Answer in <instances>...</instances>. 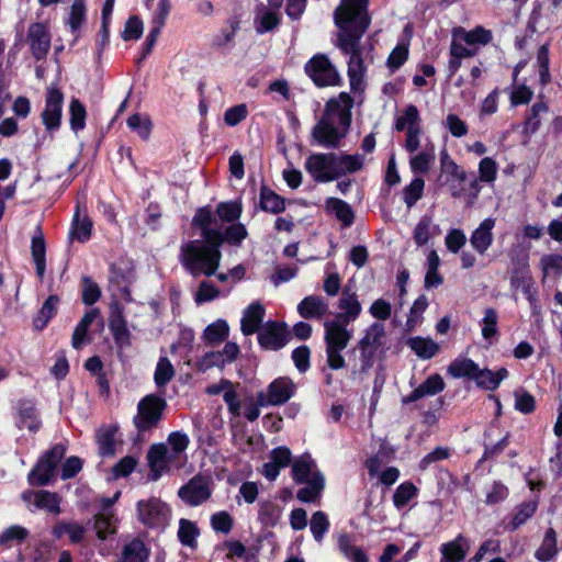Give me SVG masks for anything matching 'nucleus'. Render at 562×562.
Instances as JSON below:
<instances>
[{
	"label": "nucleus",
	"instance_id": "obj_49",
	"mask_svg": "<svg viewBox=\"0 0 562 562\" xmlns=\"http://www.w3.org/2000/svg\"><path fill=\"white\" fill-rule=\"evenodd\" d=\"M58 304L59 297L57 295H49L47 297L34 319V325L37 329H43L47 325L49 319L56 314Z\"/></svg>",
	"mask_w": 562,
	"mask_h": 562
},
{
	"label": "nucleus",
	"instance_id": "obj_48",
	"mask_svg": "<svg viewBox=\"0 0 562 562\" xmlns=\"http://www.w3.org/2000/svg\"><path fill=\"white\" fill-rule=\"evenodd\" d=\"M29 535L30 532L25 527L12 525L0 533V547L9 548L13 543H21L29 537Z\"/></svg>",
	"mask_w": 562,
	"mask_h": 562
},
{
	"label": "nucleus",
	"instance_id": "obj_45",
	"mask_svg": "<svg viewBox=\"0 0 562 562\" xmlns=\"http://www.w3.org/2000/svg\"><path fill=\"white\" fill-rule=\"evenodd\" d=\"M260 207L266 212L278 214L285 209V203L280 195L263 187L260 191Z\"/></svg>",
	"mask_w": 562,
	"mask_h": 562
},
{
	"label": "nucleus",
	"instance_id": "obj_25",
	"mask_svg": "<svg viewBox=\"0 0 562 562\" xmlns=\"http://www.w3.org/2000/svg\"><path fill=\"white\" fill-rule=\"evenodd\" d=\"M265 307L258 303H251L244 312L240 321V329L244 335L249 336L257 333L263 321Z\"/></svg>",
	"mask_w": 562,
	"mask_h": 562
},
{
	"label": "nucleus",
	"instance_id": "obj_42",
	"mask_svg": "<svg viewBox=\"0 0 562 562\" xmlns=\"http://www.w3.org/2000/svg\"><path fill=\"white\" fill-rule=\"evenodd\" d=\"M408 346L423 359H430L439 351V345L430 338L413 337L408 340Z\"/></svg>",
	"mask_w": 562,
	"mask_h": 562
},
{
	"label": "nucleus",
	"instance_id": "obj_7",
	"mask_svg": "<svg viewBox=\"0 0 562 562\" xmlns=\"http://www.w3.org/2000/svg\"><path fill=\"white\" fill-rule=\"evenodd\" d=\"M385 329L381 323H373L364 330L363 337L357 344L360 351L361 371H367L372 367L375 352L383 345Z\"/></svg>",
	"mask_w": 562,
	"mask_h": 562
},
{
	"label": "nucleus",
	"instance_id": "obj_5",
	"mask_svg": "<svg viewBox=\"0 0 562 562\" xmlns=\"http://www.w3.org/2000/svg\"><path fill=\"white\" fill-rule=\"evenodd\" d=\"M353 337V329L340 321L328 319L324 323V342L327 366L331 370H340L346 367L342 351L348 347Z\"/></svg>",
	"mask_w": 562,
	"mask_h": 562
},
{
	"label": "nucleus",
	"instance_id": "obj_46",
	"mask_svg": "<svg viewBox=\"0 0 562 562\" xmlns=\"http://www.w3.org/2000/svg\"><path fill=\"white\" fill-rule=\"evenodd\" d=\"M339 551L351 562H368V557L358 547L352 544L350 537L342 533L338 538Z\"/></svg>",
	"mask_w": 562,
	"mask_h": 562
},
{
	"label": "nucleus",
	"instance_id": "obj_8",
	"mask_svg": "<svg viewBox=\"0 0 562 562\" xmlns=\"http://www.w3.org/2000/svg\"><path fill=\"white\" fill-rule=\"evenodd\" d=\"M336 154L317 153L306 158L305 169L316 182H330L337 179Z\"/></svg>",
	"mask_w": 562,
	"mask_h": 562
},
{
	"label": "nucleus",
	"instance_id": "obj_61",
	"mask_svg": "<svg viewBox=\"0 0 562 562\" xmlns=\"http://www.w3.org/2000/svg\"><path fill=\"white\" fill-rule=\"evenodd\" d=\"M114 427H106L99 430L97 440L102 456H110L114 452Z\"/></svg>",
	"mask_w": 562,
	"mask_h": 562
},
{
	"label": "nucleus",
	"instance_id": "obj_52",
	"mask_svg": "<svg viewBox=\"0 0 562 562\" xmlns=\"http://www.w3.org/2000/svg\"><path fill=\"white\" fill-rule=\"evenodd\" d=\"M127 126L138 136L145 140H147L150 136L153 123L147 115H142L138 113L132 114L127 121Z\"/></svg>",
	"mask_w": 562,
	"mask_h": 562
},
{
	"label": "nucleus",
	"instance_id": "obj_55",
	"mask_svg": "<svg viewBox=\"0 0 562 562\" xmlns=\"http://www.w3.org/2000/svg\"><path fill=\"white\" fill-rule=\"evenodd\" d=\"M425 181L417 177L403 189V200L407 207H412L416 204L423 195Z\"/></svg>",
	"mask_w": 562,
	"mask_h": 562
},
{
	"label": "nucleus",
	"instance_id": "obj_29",
	"mask_svg": "<svg viewBox=\"0 0 562 562\" xmlns=\"http://www.w3.org/2000/svg\"><path fill=\"white\" fill-rule=\"evenodd\" d=\"M109 327L116 341L128 339L130 331L123 315V307L117 302V300H114L110 304Z\"/></svg>",
	"mask_w": 562,
	"mask_h": 562
},
{
	"label": "nucleus",
	"instance_id": "obj_57",
	"mask_svg": "<svg viewBox=\"0 0 562 562\" xmlns=\"http://www.w3.org/2000/svg\"><path fill=\"white\" fill-rule=\"evenodd\" d=\"M310 528L315 541L322 542L325 533L329 529V520L327 515L321 510L315 512L312 515Z\"/></svg>",
	"mask_w": 562,
	"mask_h": 562
},
{
	"label": "nucleus",
	"instance_id": "obj_63",
	"mask_svg": "<svg viewBox=\"0 0 562 562\" xmlns=\"http://www.w3.org/2000/svg\"><path fill=\"white\" fill-rule=\"evenodd\" d=\"M143 31V21L138 16L133 15L125 22L122 37L124 41L138 40L142 36Z\"/></svg>",
	"mask_w": 562,
	"mask_h": 562
},
{
	"label": "nucleus",
	"instance_id": "obj_26",
	"mask_svg": "<svg viewBox=\"0 0 562 562\" xmlns=\"http://www.w3.org/2000/svg\"><path fill=\"white\" fill-rule=\"evenodd\" d=\"M443 389V379L439 374H432L428 376L418 387H416L407 397L403 398V403H412L425 396L436 395Z\"/></svg>",
	"mask_w": 562,
	"mask_h": 562
},
{
	"label": "nucleus",
	"instance_id": "obj_21",
	"mask_svg": "<svg viewBox=\"0 0 562 562\" xmlns=\"http://www.w3.org/2000/svg\"><path fill=\"white\" fill-rule=\"evenodd\" d=\"M260 346L269 350H279L286 344V331L282 324L277 322L267 323L258 334Z\"/></svg>",
	"mask_w": 562,
	"mask_h": 562
},
{
	"label": "nucleus",
	"instance_id": "obj_18",
	"mask_svg": "<svg viewBox=\"0 0 562 562\" xmlns=\"http://www.w3.org/2000/svg\"><path fill=\"white\" fill-rule=\"evenodd\" d=\"M50 33L44 23H32L27 31V43L32 54L37 58H43L50 48Z\"/></svg>",
	"mask_w": 562,
	"mask_h": 562
},
{
	"label": "nucleus",
	"instance_id": "obj_13",
	"mask_svg": "<svg viewBox=\"0 0 562 562\" xmlns=\"http://www.w3.org/2000/svg\"><path fill=\"white\" fill-rule=\"evenodd\" d=\"M145 5L150 12V31L147 36V42L151 46L166 25L172 4L171 0H149L145 1Z\"/></svg>",
	"mask_w": 562,
	"mask_h": 562
},
{
	"label": "nucleus",
	"instance_id": "obj_34",
	"mask_svg": "<svg viewBox=\"0 0 562 562\" xmlns=\"http://www.w3.org/2000/svg\"><path fill=\"white\" fill-rule=\"evenodd\" d=\"M31 254L36 267V274L42 279L46 269V245L43 233L38 227L36 234L32 237Z\"/></svg>",
	"mask_w": 562,
	"mask_h": 562
},
{
	"label": "nucleus",
	"instance_id": "obj_39",
	"mask_svg": "<svg viewBox=\"0 0 562 562\" xmlns=\"http://www.w3.org/2000/svg\"><path fill=\"white\" fill-rule=\"evenodd\" d=\"M479 366L471 359L458 358L448 367V373L456 378H468L474 380L479 371Z\"/></svg>",
	"mask_w": 562,
	"mask_h": 562
},
{
	"label": "nucleus",
	"instance_id": "obj_54",
	"mask_svg": "<svg viewBox=\"0 0 562 562\" xmlns=\"http://www.w3.org/2000/svg\"><path fill=\"white\" fill-rule=\"evenodd\" d=\"M537 507H538V504L535 501H530V502L520 504L517 507L512 521L509 522L510 529L516 530L517 528L522 526L529 518H531L533 516V514L537 510Z\"/></svg>",
	"mask_w": 562,
	"mask_h": 562
},
{
	"label": "nucleus",
	"instance_id": "obj_4",
	"mask_svg": "<svg viewBox=\"0 0 562 562\" xmlns=\"http://www.w3.org/2000/svg\"><path fill=\"white\" fill-rule=\"evenodd\" d=\"M451 35L450 66L452 68H459L461 59L474 56L481 47L488 44L493 38L492 32L481 25L469 31L458 26L452 30Z\"/></svg>",
	"mask_w": 562,
	"mask_h": 562
},
{
	"label": "nucleus",
	"instance_id": "obj_12",
	"mask_svg": "<svg viewBox=\"0 0 562 562\" xmlns=\"http://www.w3.org/2000/svg\"><path fill=\"white\" fill-rule=\"evenodd\" d=\"M137 515L142 524L157 527L167 521L169 509L160 499L149 498L137 503Z\"/></svg>",
	"mask_w": 562,
	"mask_h": 562
},
{
	"label": "nucleus",
	"instance_id": "obj_40",
	"mask_svg": "<svg viewBox=\"0 0 562 562\" xmlns=\"http://www.w3.org/2000/svg\"><path fill=\"white\" fill-rule=\"evenodd\" d=\"M32 495L34 496V505L36 508L44 509L54 515L60 513V496L57 493L41 490Z\"/></svg>",
	"mask_w": 562,
	"mask_h": 562
},
{
	"label": "nucleus",
	"instance_id": "obj_43",
	"mask_svg": "<svg viewBox=\"0 0 562 562\" xmlns=\"http://www.w3.org/2000/svg\"><path fill=\"white\" fill-rule=\"evenodd\" d=\"M55 470L44 459H41L35 468L29 474V482L31 485L43 486L49 483L55 475Z\"/></svg>",
	"mask_w": 562,
	"mask_h": 562
},
{
	"label": "nucleus",
	"instance_id": "obj_27",
	"mask_svg": "<svg viewBox=\"0 0 562 562\" xmlns=\"http://www.w3.org/2000/svg\"><path fill=\"white\" fill-rule=\"evenodd\" d=\"M149 554L145 542L134 538L123 544L119 562H147Z\"/></svg>",
	"mask_w": 562,
	"mask_h": 562
},
{
	"label": "nucleus",
	"instance_id": "obj_22",
	"mask_svg": "<svg viewBox=\"0 0 562 562\" xmlns=\"http://www.w3.org/2000/svg\"><path fill=\"white\" fill-rule=\"evenodd\" d=\"M470 541L462 533L440 546V562H461L470 550Z\"/></svg>",
	"mask_w": 562,
	"mask_h": 562
},
{
	"label": "nucleus",
	"instance_id": "obj_24",
	"mask_svg": "<svg viewBox=\"0 0 562 562\" xmlns=\"http://www.w3.org/2000/svg\"><path fill=\"white\" fill-rule=\"evenodd\" d=\"M52 533L56 539L67 536L70 543L77 544L83 541L87 528L77 521L59 520L54 525Z\"/></svg>",
	"mask_w": 562,
	"mask_h": 562
},
{
	"label": "nucleus",
	"instance_id": "obj_60",
	"mask_svg": "<svg viewBox=\"0 0 562 562\" xmlns=\"http://www.w3.org/2000/svg\"><path fill=\"white\" fill-rule=\"evenodd\" d=\"M440 165L443 172L451 175L460 182H464L468 179V175L462 170L450 157L446 149L440 153Z\"/></svg>",
	"mask_w": 562,
	"mask_h": 562
},
{
	"label": "nucleus",
	"instance_id": "obj_9",
	"mask_svg": "<svg viewBox=\"0 0 562 562\" xmlns=\"http://www.w3.org/2000/svg\"><path fill=\"white\" fill-rule=\"evenodd\" d=\"M294 382L286 376L273 380L267 387V392L258 393V403L262 406L281 405L286 403L295 393Z\"/></svg>",
	"mask_w": 562,
	"mask_h": 562
},
{
	"label": "nucleus",
	"instance_id": "obj_41",
	"mask_svg": "<svg viewBox=\"0 0 562 562\" xmlns=\"http://www.w3.org/2000/svg\"><path fill=\"white\" fill-rule=\"evenodd\" d=\"M436 159L435 147L431 145L424 151L416 154L409 159V167L414 173H427Z\"/></svg>",
	"mask_w": 562,
	"mask_h": 562
},
{
	"label": "nucleus",
	"instance_id": "obj_36",
	"mask_svg": "<svg viewBox=\"0 0 562 562\" xmlns=\"http://www.w3.org/2000/svg\"><path fill=\"white\" fill-rule=\"evenodd\" d=\"M364 157L359 154L355 155H336V172L337 178L346 173H353L363 168Z\"/></svg>",
	"mask_w": 562,
	"mask_h": 562
},
{
	"label": "nucleus",
	"instance_id": "obj_3",
	"mask_svg": "<svg viewBox=\"0 0 562 562\" xmlns=\"http://www.w3.org/2000/svg\"><path fill=\"white\" fill-rule=\"evenodd\" d=\"M292 479L296 484H304L296 493L302 503L317 501L325 487V477L317 469L315 460L310 454H302L292 462Z\"/></svg>",
	"mask_w": 562,
	"mask_h": 562
},
{
	"label": "nucleus",
	"instance_id": "obj_17",
	"mask_svg": "<svg viewBox=\"0 0 562 562\" xmlns=\"http://www.w3.org/2000/svg\"><path fill=\"white\" fill-rule=\"evenodd\" d=\"M346 133L347 131L336 125L334 120H329L325 115L313 128L314 139L324 147H336Z\"/></svg>",
	"mask_w": 562,
	"mask_h": 562
},
{
	"label": "nucleus",
	"instance_id": "obj_6",
	"mask_svg": "<svg viewBox=\"0 0 562 562\" xmlns=\"http://www.w3.org/2000/svg\"><path fill=\"white\" fill-rule=\"evenodd\" d=\"M166 408V400L157 394H147L140 398L136 415L133 417L137 432L145 434L157 428Z\"/></svg>",
	"mask_w": 562,
	"mask_h": 562
},
{
	"label": "nucleus",
	"instance_id": "obj_58",
	"mask_svg": "<svg viewBox=\"0 0 562 562\" xmlns=\"http://www.w3.org/2000/svg\"><path fill=\"white\" fill-rule=\"evenodd\" d=\"M417 495V487L411 482H404L397 486L393 495L394 506L404 507Z\"/></svg>",
	"mask_w": 562,
	"mask_h": 562
},
{
	"label": "nucleus",
	"instance_id": "obj_1",
	"mask_svg": "<svg viewBox=\"0 0 562 562\" xmlns=\"http://www.w3.org/2000/svg\"><path fill=\"white\" fill-rule=\"evenodd\" d=\"M368 0H341L334 20L339 29L338 47L349 57L348 70H364L370 65L362 59L359 41L370 25Z\"/></svg>",
	"mask_w": 562,
	"mask_h": 562
},
{
	"label": "nucleus",
	"instance_id": "obj_51",
	"mask_svg": "<svg viewBox=\"0 0 562 562\" xmlns=\"http://www.w3.org/2000/svg\"><path fill=\"white\" fill-rule=\"evenodd\" d=\"M281 508L271 501H265L259 504L258 518L263 525L274 526L281 518Z\"/></svg>",
	"mask_w": 562,
	"mask_h": 562
},
{
	"label": "nucleus",
	"instance_id": "obj_47",
	"mask_svg": "<svg viewBox=\"0 0 562 562\" xmlns=\"http://www.w3.org/2000/svg\"><path fill=\"white\" fill-rule=\"evenodd\" d=\"M91 229H92V222L86 215L80 217L79 206H77V211L75 214V218H74L72 227H71V232H70L71 237L76 238L77 240H79L81 243H85L90 238Z\"/></svg>",
	"mask_w": 562,
	"mask_h": 562
},
{
	"label": "nucleus",
	"instance_id": "obj_14",
	"mask_svg": "<svg viewBox=\"0 0 562 562\" xmlns=\"http://www.w3.org/2000/svg\"><path fill=\"white\" fill-rule=\"evenodd\" d=\"M64 95L55 87H49L46 93L45 108L42 120L46 130L52 131L60 126Z\"/></svg>",
	"mask_w": 562,
	"mask_h": 562
},
{
	"label": "nucleus",
	"instance_id": "obj_53",
	"mask_svg": "<svg viewBox=\"0 0 562 562\" xmlns=\"http://www.w3.org/2000/svg\"><path fill=\"white\" fill-rule=\"evenodd\" d=\"M256 30L258 33H266L271 31L279 23L278 11L267 8L261 9L255 19Z\"/></svg>",
	"mask_w": 562,
	"mask_h": 562
},
{
	"label": "nucleus",
	"instance_id": "obj_33",
	"mask_svg": "<svg viewBox=\"0 0 562 562\" xmlns=\"http://www.w3.org/2000/svg\"><path fill=\"white\" fill-rule=\"evenodd\" d=\"M119 519L113 512H100L94 516L93 528L100 540H105L116 532Z\"/></svg>",
	"mask_w": 562,
	"mask_h": 562
},
{
	"label": "nucleus",
	"instance_id": "obj_23",
	"mask_svg": "<svg viewBox=\"0 0 562 562\" xmlns=\"http://www.w3.org/2000/svg\"><path fill=\"white\" fill-rule=\"evenodd\" d=\"M167 445L157 443L153 445L147 453V460L149 465L148 477L151 481H157L164 473L169 470L166 462Z\"/></svg>",
	"mask_w": 562,
	"mask_h": 562
},
{
	"label": "nucleus",
	"instance_id": "obj_50",
	"mask_svg": "<svg viewBox=\"0 0 562 562\" xmlns=\"http://www.w3.org/2000/svg\"><path fill=\"white\" fill-rule=\"evenodd\" d=\"M69 124L75 133L82 131L86 126L87 111L85 105L78 100L72 99L69 104Z\"/></svg>",
	"mask_w": 562,
	"mask_h": 562
},
{
	"label": "nucleus",
	"instance_id": "obj_20",
	"mask_svg": "<svg viewBox=\"0 0 562 562\" xmlns=\"http://www.w3.org/2000/svg\"><path fill=\"white\" fill-rule=\"evenodd\" d=\"M496 220L487 217L483 220L480 225L472 232L470 236L471 247L481 256L485 255L488 248L493 245Z\"/></svg>",
	"mask_w": 562,
	"mask_h": 562
},
{
	"label": "nucleus",
	"instance_id": "obj_44",
	"mask_svg": "<svg viewBox=\"0 0 562 562\" xmlns=\"http://www.w3.org/2000/svg\"><path fill=\"white\" fill-rule=\"evenodd\" d=\"M176 370L167 357H160L155 369L154 381L158 389L165 387L175 376Z\"/></svg>",
	"mask_w": 562,
	"mask_h": 562
},
{
	"label": "nucleus",
	"instance_id": "obj_2",
	"mask_svg": "<svg viewBox=\"0 0 562 562\" xmlns=\"http://www.w3.org/2000/svg\"><path fill=\"white\" fill-rule=\"evenodd\" d=\"M201 234L206 244L201 240H190L183 243L180 247V262L183 268L193 277L204 274L206 277L216 273L222 252L220 246L224 241V235L221 231L205 227Z\"/></svg>",
	"mask_w": 562,
	"mask_h": 562
},
{
	"label": "nucleus",
	"instance_id": "obj_16",
	"mask_svg": "<svg viewBox=\"0 0 562 562\" xmlns=\"http://www.w3.org/2000/svg\"><path fill=\"white\" fill-rule=\"evenodd\" d=\"M88 22V8L86 0H72L67 13L64 18V25L74 36L75 41H78Z\"/></svg>",
	"mask_w": 562,
	"mask_h": 562
},
{
	"label": "nucleus",
	"instance_id": "obj_11",
	"mask_svg": "<svg viewBox=\"0 0 562 562\" xmlns=\"http://www.w3.org/2000/svg\"><path fill=\"white\" fill-rule=\"evenodd\" d=\"M353 100L347 92H341L337 98L327 101L324 115L334 120L336 125L348 131L351 123V109Z\"/></svg>",
	"mask_w": 562,
	"mask_h": 562
},
{
	"label": "nucleus",
	"instance_id": "obj_62",
	"mask_svg": "<svg viewBox=\"0 0 562 562\" xmlns=\"http://www.w3.org/2000/svg\"><path fill=\"white\" fill-rule=\"evenodd\" d=\"M515 408L524 414H530L536 408L535 397L522 389L514 392Z\"/></svg>",
	"mask_w": 562,
	"mask_h": 562
},
{
	"label": "nucleus",
	"instance_id": "obj_56",
	"mask_svg": "<svg viewBox=\"0 0 562 562\" xmlns=\"http://www.w3.org/2000/svg\"><path fill=\"white\" fill-rule=\"evenodd\" d=\"M198 535L199 529L194 522L187 519L180 520L178 538L183 546L193 548L196 544Z\"/></svg>",
	"mask_w": 562,
	"mask_h": 562
},
{
	"label": "nucleus",
	"instance_id": "obj_28",
	"mask_svg": "<svg viewBox=\"0 0 562 562\" xmlns=\"http://www.w3.org/2000/svg\"><path fill=\"white\" fill-rule=\"evenodd\" d=\"M132 274L123 272L119 267H111V290L113 296L121 297L127 302L132 301L130 285L132 283Z\"/></svg>",
	"mask_w": 562,
	"mask_h": 562
},
{
	"label": "nucleus",
	"instance_id": "obj_10",
	"mask_svg": "<svg viewBox=\"0 0 562 562\" xmlns=\"http://www.w3.org/2000/svg\"><path fill=\"white\" fill-rule=\"evenodd\" d=\"M239 347L236 342L228 341L222 350L207 351L195 362V368L200 372H205L214 367L224 368L234 362L239 356Z\"/></svg>",
	"mask_w": 562,
	"mask_h": 562
},
{
	"label": "nucleus",
	"instance_id": "obj_19",
	"mask_svg": "<svg viewBox=\"0 0 562 562\" xmlns=\"http://www.w3.org/2000/svg\"><path fill=\"white\" fill-rule=\"evenodd\" d=\"M337 307L339 312L333 319L338 322L340 321L348 325L357 321L362 311L358 295L347 289L342 291L341 296L338 300Z\"/></svg>",
	"mask_w": 562,
	"mask_h": 562
},
{
	"label": "nucleus",
	"instance_id": "obj_35",
	"mask_svg": "<svg viewBox=\"0 0 562 562\" xmlns=\"http://www.w3.org/2000/svg\"><path fill=\"white\" fill-rule=\"evenodd\" d=\"M326 209L328 212L333 213L345 227L352 225L355 221V214L351 206L347 202L337 198H329L326 201Z\"/></svg>",
	"mask_w": 562,
	"mask_h": 562
},
{
	"label": "nucleus",
	"instance_id": "obj_15",
	"mask_svg": "<svg viewBox=\"0 0 562 562\" xmlns=\"http://www.w3.org/2000/svg\"><path fill=\"white\" fill-rule=\"evenodd\" d=\"M210 482L202 476L192 477L184 486H182L178 495L187 504L198 506L211 497Z\"/></svg>",
	"mask_w": 562,
	"mask_h": 562
},
{
	"label": "nucleus",
	"instance_id": "obj_32",
	"mask_svg": "<svg viewBox=\"0 0 562 562\" xmlns=\"http://www.w3.org/2000/svg\"><path fill=\"white\" fill-rule=\"evenodd\" d=\"M509 375L506 368H499L497 371L490 369H479L474 379L476 385L484 390L494 391Z\"/></svg>",
	"mask_w": 562,
	"mask_h": 562
},
{
	"label": "nucleus",
	"instance_id": "obj_37",
	"mask_svg": "<svg viewBox=\"0 0 562 562\" xmlns=\"http://www.w3.org/2000/svg\"><path fill=\"white\" fill-rule=\"evenodd\" d=\"M558 553L557 532L553 528H548L540 547L536 550L535 557L540 562H549Z\"/></svg>",
	"mask_w": 562,
	"mask_h": 562
},
{
	"label": "nucleus",
	"instance_id": "obj_30",
	"mask_svg": "<svg viewBox=\"0 0 562 562\" xmlns=\"http://www.w3.org/2000/svg\"><path fill=\"white\" fill-rule=\"evenodd\" d=\"M297 312L303 318H322L328 312V304L321 296L308 295L299 303Z\"/></svg>",
	"mask_w": 562,
	"mask_h": 562
},
{
	"label": "nucleus",
	"instance_id": "obj_31",
	"mask_svg": "<svg viewBox=\"0 0 562 562\" xmlns=\"http://www.w3.org/2000/svg\"><path fill=\"white\" fill-rule=\"evenodd\" d=\"M440 234L439 225L434 223L430 215L420 217L413 231V238L418 247L425 246L428 241Z\"/></svg>",
	"mask_w": 562,
	"mask_h": 562
},
{
	"label": "nucleus",
	"instance_id": "obj_38",
	"mask_svg": "<svg viewBox=\"0 0 562 562\" xmlns=\"http://www.w3.org/2000/svg\"><path fill=\"white\" fill-rule=\"evenodd\" d=\"M229 335V326L224 319H217L210 324L203 331V340L211 345L216 346L225 341Z\"/></svg>",
	"mask_w": 562,
	"mask_h": 562
},
{
	"label": "nucleus",
	"instance_id": "obj_59",
	"mask_svg": "<svg viewBox=\"0 0 562 562\" xmlns=\"http://www.w3.org/2000/svg\"><path fill=\"white\" fill-rule=\"evenodd\" d=\"M427 306L428 300L425 295H420L414 301L406 321L407 329H414L422 322V316L426 311Z\"/></svg>",
	"mask_w": 562,
	"mask_h": 562
},
{
	"label": "nucleus",
	"instance_id": "obj_64",
	"mask_svg": "<svg viewBox=\"0 0 562 562\" xmlns=\"http://www.w3.org/2000/svg\"><path fill=\"white\" fill-rule=\"evenodd\" d=\"M497 175V164L491 157L483 158L479 164V178L482 182L493 183Z\"/></svg>",
	"mask_w": 562,
	"mask_h": 562
}]
</instances>
